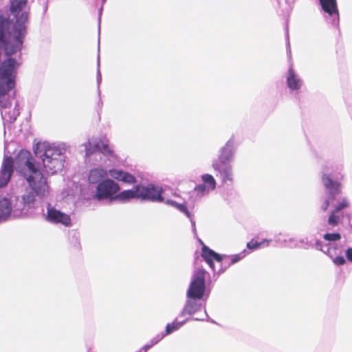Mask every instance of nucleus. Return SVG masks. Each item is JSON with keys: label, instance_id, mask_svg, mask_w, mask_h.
<instances>
[{"label": "nucleus", "instance_id": "nucleus-30", "mask_svg": "<svg viewBox=\"0 0 352 352\" xmlns=\"http://www.w3.org/2000/svg\"><path fill=\"white\" fill-rule=\"evenodd\" d=\"M97 82H98V84L99 85L101 82V74H100V72L99 70H98V74H97Z\"/></svg>", "mask_w": 352, "mask_h": 352}, {"label": "nucleus", "instance_id": "nucleus-24", "mask_svg": "<svg viewBox=\"0 0 352 352\" xmlns=\"http://www.w3.org/2000/svg\"><path fill=\"white\" fill-rule=\"evenodd\" d=\"M336 255L333 256V257H331L333 260V262L336 265H343L346 263V260L342 255H338L335 256Z\"/></svg>", "mask_w": 352, "mask_h": 352}, {"label": "nucleus", "instance_id": "nucleus-2", "mask_svg": "<svg viewBox=\"0 0 352 352\" xmlns=\"http://www.w3.org/2000/svg\"><path fill=\"white\" fill-rule=\"evenodd\" d=\"M82 146L85 151V162L98 165L97 167L91 168L87 174V182L91 191L98 184L108 178L109 170L107 167L114 166L118 162V158L105 138L93 137L82 144Z\"/></svg>", "mask_w": 352, "mask_h": 352}, {"label": "nucleus", "instance_id": "nucleus-6", "mask_svg": "<svg viewBox=\"0 0 352 352\" xmlns=\"http://www.w3.org/2000/svg\"><path fill=\"white\" fill-rule=\"evenodd\" d=\"M206 271L203 268L196 269L192 276V279L186 292V296H192L205 298L206 295Z\"/></svg>", "mask_w": 352, "mask_h": 352}, {"label": "nucleus", "instance_id": "nucleus-14", "mask_svg": "<svg viewBox=\"0 0 352 352\" xmlns=\"http://www.w3.org/2000/svg\"><path fill=\"white\" fill-rule=\"evenodd\" d=\"M208 296V294H206V297L205 298L186 296V301L179 316L193 315L196 312L200 311L203 307V302L206 301Z\"/></svg>", "mask_w": 352, "mask_h": 352}, {"label": "nucleus", "instance_id": "nucleus-26", "mask_svg": "<svg viewBox=\"0 0 352 352\" xmlns=\"http://www.w3.org/2000/svg\"><path fill=\"white\" fill-rule=\"evenodd\" d=\"M284 239H287V236L281 233L276 235L275 241L277 243L280 244L285 246V243L283 241Z\"/></svg>", "mask_w": 352, "mask_h": 352}, {"label": "nucleus", "instance_id": "nucleus-17", "mask_svg": "<svg viewBox=\"0 0 352 352\" xmlns=\"http://www.w3.org/2000/svg\"><path fill=\"white\" fill-rule=\"evenodd\" d=\"M109 176L111 177L110 179L114 181L116 180L127 184H133L136 182V179L132 174L121 169H109Z\"/></svg>", "mask_w": 352, "mask_h": 352}, {"label": "nucleus", "instance_id": "nucleus-20", "mask_svg": "<svg viewBox=\"0 0 352 352\" xmlns=\"http://www.w3.org/2000/svg\"><path fill=\"white\" fill-rule=\"evenodd\" d=\"M202 186H204L209 191L212 192L215 190L217 182L214 177L208 173L203 174L201 176Z\"/></svg>", "mask_w": 352, "mask_h": 352}, {"label": "nucleus", "instance_id": "nucleus-21", "mask_svg": "<svg viewBox=\"0 0 352 352\" xmlns=\"http://www.w3.org/2000/svg\"><path fill=\"white\" fill-rule=\"evenodd\" d=\"M283 241L285 243V247L291 248H297V247H302V248L307 249V248H308L309 247H312L313 246V244L311 243H310V242H306L305 243L304 240H301L300 241V243H302L303 245H298V242L294 238H288V237H287V239H284Z\"/></svg>", "mask_w": 352, "mask_h": 352}, {"label": "nucleus", "instance_id": "nucleus-5", "mask_svg": "<svg viewBox=\"0 0 352 352\" xmlns=\"http://www.w3.org/2000/svg\"><path fill=\"white\" fill-rule=\"evenodd\" d=\"M120 190V185L114 180L107 178L91 190V196L97 201L115 200V196Z\"/></svg>", "mask_w": 352, "mask_h": 352}, {"label": "nucleus", "instance_id": "nucleus-4", "mask_svg": "<svg viewBox=\"0 0 352 352\" xmlns=\"http://www.w3.org/2000/svg\"><path fill=\"white\" fill-rule=\"evenodd\" d=\"M248 254L249 252L243 250L234 255H220L205 245H203L201 251V256L211 269L214 270L213 261L220 263L221 268L219 270V273H223L227 268L240 261Z\"/></svg>", "mask_w": 352, "mask_h": 352}, {"label": "nucleus", "instance_id": "nucleus-11", "mask_svg": "<svg viewBox=\"0 0 352 352\" xmlns=\"http://www.w3.org/2000/svg\"><path fill=\"white\" fill-rule=\"evenodd\" d=\"M349 203L347 199L342 198L341 201L336 206L331 212L327 223V230H331L340 223H342L344 217L343 209L349 207Z\"/></svg>", "mask_w": 352, "mask_h": 352}, {"label": "nucleus", "instance_id": "nucleus-23", "mask_svg": "<svg viewBox=\"0 0 352 352\" xmlns=\"http://www.w3.org/2000/svg\"><path fill=\"white\" fill-rule=\"evenodd\" d=\"M247 248L253 251L259 248L258 240L256 238L252 239L247 243Z\"/></svg>", "mask_w": 352, "mask_h": 352}, {"label": "nucleus", "instance_id": "nucleus-13", "mask_svg": "<svg viewBox=\"0 0 352 352\" xmlns=\"http://www.w3.org/2000/svg\"><path fill=\"white\" fill-rule=\"evenodd\" d=\"M236 152V146L235 140L233 138H231L220 148L218 159L214 161L230 164L234 160Z\"/></svg>", "mask_w": 352, "mask_h": 352}, {"label": "nucleus", "instance_id": "nucleus-7", "mask_svg": "<svg viewBox=\"0 0 352 352\" xmlns=\"http://www.w3.org/2000/svg\"><path fill=\"white\" fill-rule=\"evenodd\" d=\"M323 239L329 243L323 244L322 242L317 240L315 243V248L318 250L327 254L329 257H333V256L336 255L339 249L336 242L340 240L341 235L337 232L326 233L323 235Z\"/></svg>", "mask_w": 352, "mask_h": 352}, {"label": "nucleus", "instance_id": "nucleus-22", "mask_svg": "<svg viewBox=\"0 0 352 352\" xmlns=\"http://www.w3.org/2000/svg\"><path fill=\"white\" fill-rule=\"evenodd\" d=\"M187 320L184 321H178L176 318L172 323H168L166 326L165 334L169 335L173 331L179 329L186 322Z\"/></svg>", "mask_w": 352, "mask_h": 352}, {"label": "nucleus", "instance_id": "nucleus-10", "mask_svg": "<svg viewBox=\"0 0 352 352\" xmlns=\"http://www.w3.org/2000/svg\"><path fill=\"white\" fill-rule=\"evenodd\" d=\"M326 20L331 25L338 27L340 15L336 0H319Z\"/></svg>", "mask_w": 352, "mask_h": 352}, {"label": "nucleus", "instance_id": "nucleus-34", "mask_svg": "<svg viewBox=\"0 0 352 352\" xmlns=\"http://www.w3.org/2000/svg\"><path fill=\"white\" fill-rule=\"evenodd\" d=\"M105 1H106V0H103V1H103V3H104V2H105Z\"/></svg>", "mask_w": 352, "mask_h": 352}, {"label": "nucleus", "instance_id": "nucleus-33", "mask_svg": "<svg viewBox=\"0 0 352 352\" xmlns=\"http://www.w3.org/2000/svg\"><path fill=\"white\" fill-rule=\"evenodd\" d=\"M102 10V8H100V15L101 14Z\"/></svg>", "mask_w": 352, "mask_h": 352}, {"label": "nucleus", "instance_id": "nucleus-29", "mask_svg": "<svg viewBox=\"0 0 352 352\" xmlns=\"http://www.w3.org/2000/svg\"><path fill=\"white\" fill-rule=\"evenodd\" d=\"M152 344L151 343H148L146 344H145L144 346H143L139 351L138 352H146L149 349H151L152 347Z\"/></svg>", "mask_w": 352, "mask_h": 352}, {"label": "nucleus", "instance_id": "nucleus-1", "mask_svg": "<svg viewBox=\"0 0 352 352\" xmlns=\"http://www.w3.org/2000/svg\"><path fill=\"white\" fill-rule=\"evenodd\" d=\"M42 166L31 153L21 150L16 156L15 168L26 181L21 195L0 196V223L9 217H22L44 214L43 201L50 194L47 178L42 171L53 175L62 170L65 162L67 145L64 142H39L33 147Z\"/></svg>", "mask_w": 352, "mask_h": 352}, {"label": "nucleus", "instance_id": "nucleus-3", "mask_svg": "<svg viewBox=\"0 0 352 352\" xmlns=\"http://www.w3.org/2000/svg\"><path fill=\"white\" fill-rule=\"evenodd\" d=\"M138 193L139 198L143 200L153 202H164L168 206L176 208L190 219L192 230L194 232H196L195 220L188 211L185 201H180V197L176 192L171 191L172 197H170L166 190H163L161 186L148 184L147 186L138 185Z\"/></svg>", "mask_w": 352, "mask_h": 352}, {"label": "nucleus", "instance_id": "nucleus-9", "mask_svg": "<svg viewBox=\"0 0 352 352\" xmlns=\"http://www.w3.org/2000/svg\"><path fill=\"white\" fill-rule=\"evenodd\" d=\"M322 182L327 192L331 197L326 199L324 203L321 205V208L324 211H326L331 203V201L334 199L333 197L340 193L341 185L338 182L334 180L331 175L326 173H324L322 176Z\"/></svg>", "mask_w": 352, "mask_h": 352}, {"label": "nucleus", "instance_id": "nucleus-19", "mask_svg": "<svg viewBox=\"0 0 352 352\" xmlns=\"http://www.w3.org/2000/svg\"><path fill=\"white\" fill-rule=\"evenodd\" d=\"M135 198H139L138 186L131 190H126L120 192H118L115 196V200L118 199L122 201H126Z\"/></svg>", "mask_w": 352, "mask_h": 352}, {"label": "nucleus", "instance_id": "nucleus-16", "mask_svg": "<svg viewBox=\"0 0 352 352\" xmlns=\"http://www.w3.org/2000/svg\"><path fill=\"white\" fill-rule=\"evenodd\" d=\"M287 86L291 91H299L302 85L303 80L299 74L294 70L292 65H290L285 74Z\"/></svg>", "mask_w": 352, "mask_h": 352}, {"label": "nucleus", "instance_id": "nucleus-12", "mask_svg": "<svg viewBox=\"0 0 352 352\" xmlns=\"http://www.w3.org/2000/svg\"><path fill=\"white\" fill-rule=\"evenodd\" d=\"M45 220L52 223H61L65 226H70L72 225L71 218L69 215L57 210L52 206L50 204L47 206V212L44 214Z\"/></svg>", "mask_w": 352, "mask_h": 352}, {"label": "nucleus", "instance_id": "nucleus-28", "mask_svg": "<svg viewBox=\"0 0 352 352\" xmlns=\"http://www.w3.org/2000/svg\"><path fill=\"white\" fill-rule=\"evenodd\" d=\"M346 257L349 261L352 263V248H349L346 250Z\"/></svg>", "mask_w": 352, "mask_h": 352}, {"label": "nucleus", "instance_id": "nucleus-8", "mask_svg": "<svg viewBox=\"0 0 352 352\" xmlns=\"http://www.w3.org/2000/svg\"><path fill=\"white\" fill-rule=\"evenodd\" d=\"M212 168L223 184H231L234 182V173L231 164L212 161Z\"/></svg>", "mask_w": 352, "mask_h": 352}, {"label": "nucleus", "instance_id": "nucleus-32", "mask_svg": "<svg viewBox=\"0 0 352 352\" xmlns=\"http://www.w3.org/2000/svg\"><path fill=\"white\" fill-rule=\"evenodd\" d=\"M204 312H205L206 317L208 318V314H207V312H206V309L204 310Z\"/></svg>", "mask_w": 352, "mask_h": 352}, {"label": "nucleus", "instance_id": "nucleus-15", "mask_svg": "<svg viewBox=\"0 0 352 352\" xmlns=\"http://www.w3.org/2000/svg\"><path fill=\"white\" fill-rule=\"evenodd\" d=\"M13 171L14 161L11 157L5 155L0 170V188L7 186L10 180Z\"/></svg>", "mask_w": 352, "mask_h": 352}, {"label": "nucleus", "instance_id": "nucleus-18", "mask_svg": "<svg viewBox=\"0 0 352 352\" xmlns=\"http://www.w3.org/2000/svg\"><path fill=\"white\" fill-rule=\"evenodd\" d=\"M211 192L209 191L204 186L201 184L195 186L190 192V199L192 201H199L203 197L208 195Z\"/></svg>", "mask_w": 352, "mask_h": 352}, {"label": "nucleus", "instance_id": "nucleus-25", "mask_svg": "<svg viewBox=\"0 0 352 352\" xmlns=\"http://www.w3.org/2000/svg\"><path fill=\"white\" fill-rule=\"evenodd\" d=\"M166 336H167V334H165V332L158 333L154 338H152L150 343L152 344V346H154L157 344L160 340H162Z\"/></svg>", "mask_w": 352, "mask_h": 352}, {"label": "nucleus", "instance_id": "nucleus-27", "mask_svg": "<svg viewBox=\"0 0 352 352\" xmlns=\"http://www.w3.org/2000/svg\"><path fill=\"white\" fill-rule=\"evenodd\" d=\"M272 241V239H263L261 241H258L259 248L269 247Z\"/></svg>", "mask_w": 352, "mask_h": 352}, {"label": "nucleus", "instance_id": "nucleus-31", "mask_svg": "<svg viewBox=\"0 0 352 352\" xmlns=\"http://www.w3.org/2000/svg\"><path fill=\"white\" fill-rule=\"evenodd\" d=\"M193 320H202L203 321V320H205L206 319L205 318H200V319H199V318H193Z\"/></svg>", "mask_w": 352, "mask_h": 352}]
</instances>
